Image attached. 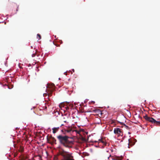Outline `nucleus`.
Segmentation results:
<instances>
[{"instance_id":"f257e3e1","label":"nucleus","mask_w":160,"mask_h":160,"mask_svg":"<svg viewBox=\"0 0 160 160\" xmlns=\"http://www.w3.org/2000/svg\"><path fill=\"white\" fill-rule=\"evenodd\" d=\"M57 138L60 144L66 147L68 146L69 142L68 136L64 134H60L57 136Z\"/></svg>"},{"instance_id":"f03ea898","label":"nucleus","mask_w":160,"mask_h":160,"mask_svg":"<svg viewBox=\"0 0 160 160\" xmlns=\"http://www.w3.org/2000/svg\"><path fill=\"white\" fill-rule=\"evenodd\" d=\"M110 152H112V150L110 149L104 152L102 156V160H110V158L112 157Z\"/></svg>"},{"instance_id":"7ed1b4c3","label":"nucleus","mask_w":160,"mask_h":160,"mask_svg":"<svg viewBox=\"0 0 160 160\" xmlns=\"http://www.w3.org/2000/svg\"><path fill=\"white\" fill-rule=\"evenodd\" d=\"M47 91L48 96H51L52 95V92L55 89V86L53 83L48 84Z\"/></svg>"},{"instance_id":"20e7f679","label":"nucleus","mask_w":160,"mask_h":160,"mask_svg":"<svg viewBox=\"0 0 160 160\" xmlns=\"http://www.w3.org/2000/svg\"><path fill=\"white\" fill-rule=\"evenodd\" d=\"M144 118L146 120L160 126V121H157L153 118L148 117L147 115L144 116Z\"/></svg>"},{"instance_id":"39448f33","label":"nucleus","mask_w":160,"mask_h":160,"mask_svg":"<svg viewBox=\"0 0 160 160\" xmlns=\"http://www.w3.org/2000/svg\"><path fill=\"white\" fill-rule=\"evenodd\" d=\"M114 132L115 134L118 135V136L123 135L122 130L119 128H115L114 130Z\"/></svg>"},{"instance_id":"423d86ee","label":"nucleus","mask_w":160,"mask_h":160,"mask_svg":"<svg viewBox=\"0 0 160 160\" xmlns=\"http://www.w3.org/2000/svg\"><path fill=\"white\" fill-rule=\"evenodd\" d=\"M56 139L52 137L51 138L50 142V143L52 144L55 143L56 144Z\"/></svg>"},{"instance_id":"0eeeda50","label":"nucleus","mask_w":160,"mask_h":160,"mask_svg":"<svg viewBox=\"0 0 160 160\" xmlns=\"http://www.w3.org/2000/svg\"><path fill=\"white\" fill-rule=\"evenodd\" d=\"M59 127L54 128L52 129L53 133H56L58 131L59 129Z\"/></svg>"},{"instance_id":"6e6552de","label":"nucleus","mask_w":160,"mask_h":160,"mask_svg":"<svg viewBox=\"0 0 160 160\" xmlns=\"http://www.w3.org/2000/svg\"><path fill=\"white\" fill-rule=\"evenodd\" d=\"M99 141L100 142H101L103 143L105 145H106L107 143L105 142L104 141L103 139H99Z\"/></svg>"},{"instance_id":"1a4fd4ad","label":"nucleus","mask_w":160,"mask_h":160,"mask_svg":"<svg viewBox=\"0 0 160 160\" xmlns=\"http://www.w3.org/2000/svg\"><path fill=\"white\" fill-rule=\"evenodd\" d=\"M68 106L69 107V108H70L71 109H72V108L73 105L72 104L70 103L69 104Z\"/></svg>"},{"instance_id":"9d476101","label":"nucleus","mask_w":160,"mask_h":160,"mask_svg":"<svg viewBox=\"0 0 160 160\" xmlns=\"http://www.w3.org/2000/svg\"><path fill=\"white\" fill-rule=\"evenodd\" d=\"M37 38H39V39H40L41 38L40 35L39 34H38L37 35Z\"/></svg>"},{"instance_id":"9b49d317","label":"nucleus","mask_w":160,"mask_h":160,"mask_svg":"<svg viewBox=\"0 0 160 160\" xmlns=\"http://www.w3.org/2000/svg\"><path fill=\"white\" fill-rule=\"evenodd\" d=\"M111 158H112V160H118V157H115V158H113L112 156V157H111Z\"/></svg>"},{"instance_id":"f8f14e48","label":"nucleus","mask_w":160,"mask_h":160,"mask_svg":"<svg viewBox=\"0 0 160 160\" xmlns=\"http://www.w3.org/2000/svg\"><path fill=\"white\" fill-rule=\"evenodd\" d=\"M20 149H21V152H22L24 150L23 148L21 146H20Z\"/></svg>"},{"instance_id":"ddd939ff","label":"nucleus","mask_w":160,"mask_h":160,"mask_svg":"<svg viewBox=\"0 0 160 160\" xmlns=\"http://www.w3.org/2000/svg\"><path fill=\"white\" fill-rule=\"evenodd\" d=\"M54 44L57 47H59L60 46V45L58 44L57 43H54Z\"/></svg>"},{"instance_id":"4468645a","label":"nucleus","mask_w":160,"mask_h":160,"mask_svg":"<svg viewBox=\"0 0 160 160\" xmlns=\"http://www.w3.org/2000/svg\"><path fill=\"white\" fill-rule=\"evenodd\" d=\"M65 108H66V109L67 110H69L70 108L69 106H67Z\"/></svg>"},{"instance_id":"2eb2a0df","label":"nucleus","mask_w":160,"mask_h":160,"mask_svg":"<svg viewBox=\"0 0 160 160\" xmlns=\"http://www.w3.org/2000/svg\"><path fill=\"white\" fill-rule=\"evenodd\" d=\"M124 126L125 127L128 128V126L126 125L125 124H124Z\"/></svg>"},{"instance_id":"dca6fc26","label":"nucleus","mask_w":160,"mask_h":160,"mask_svg":"<svg viewBox=\"0 0 160 160\" xmlns=\"http://www.w3.org/2000/svg\"><path fill=\"white\" fill-rule=\"evenodd\" d=\"M128 141H129V143H128V147L129 148V144H130V139H128Z\"/></svg>"},{"instance_id":"f3484780","label":"nucleus","mask_w":160,"mask_h":160,"mask_svg":"<svg viewBox=\"0 0 160 160\" xmlns=\"http://www.w3.org/2000/svg\"><path fill=\"white\" fill-rule=\"evenodd\" d=\"M76 132H77V133L79 134V132L78 131H76Z\"/></svg>"},{"instance_id":"a211bd4d","label":"nucleus","mask_w":160,"mask_h":160,"mask_svg":"<svg viewBox=\"0 0 160 160\" xmlns=\"http://www.w3.org/2000/svg\"><path fill=\"white\" fill-rule=\"evenodd\" d=\"M91 103H92L93 104H94L95 103V102L94 101H92Z\"/></svg>"},{"instance_id":"6ab92c4d","label":"nucleus","mask_w":160,"mask_h":160,"mask_svg":"<svg viewBox=\"0 0 160 160\" xmlns=\"http://www.w3.org/2000/svg\"><path fill=\"white\" fill-rule=\"evenodd\" d=\"M121 160V159L119 158L118 157V160Z\"/></svg>"},{"instance_id":"aec40b11","label":"nucleus","mask_w":160,"mask_h":160,"mask_svg":"<svg viewBox=\"0 0 160 160\" xmlns=\"http://www.w3.org/2000/svg\"><path fill=\"white\" fill-rule=\"evenodd\" d=\"M81 112H84V110H82Z\"/></svg>"},{"instance_id":"412c9836","label":"nucleus","mask_w":160,"mask_h":160,"mask_svg":"<svg viewBox=\"0 0 160 160\" xmlns=\"http://www.w3.org/2000/svg\"><path fill=\"white\" fill-rule=\"evenodd\" d=\"M112 123H114V121L113 120V121H112Z\"/></svg>"},{"instance_id":"4be33fe9","label":"nucleus","mask_w":160,"mask_h":160,"mask_svg":"<svg viewBox=\"0 0 160 160\" xmlns=\"http://www.w3.org/2000/svg\"><path fill=\"white\" fill-rule=\"evenodd\" d=\"M60 42L61 43H62V41H60Z\"/></svg>"},{"instance_id":"5701e85b","label":"nucleus","mask_w":160,"mask_h":160,"mask_svg":"<svg viewBox=\"0 0 160 160\" xmlns=\"http://www.w3.org/2000/svg\"><path fill=\"white\" fill-rule=\"evenodd\" d=\"M72 71H73V72H74V69H73L72 70Z\"/></svg>"},{"instance_id":"b1692460","label":"nucleus","mask_w":160,"mask_h":160,"mask_svg":"<svg viewBox=\"0 0 160 160\" xmlns=\"http://www.w3.org/2000/svg\"><path fill=\"white\" fill-rule=\"evenodd\" d=\"M121 123L122 124H123V123L122 122H121Z\"/></svg>"},{"instance_id":"393cba45","label":"nucleus","mask_w":160,"mask_h":160,"mask_svg":"<svg viewBox=\"0 0 160 160\" xmlns=\"http://www.w3.org/2000/svg\"><path fill=\"white\" fill-rule=\"evenodd\" d=\"M64 122H66V121H64Z\"/></svg>"}]
</instances>
